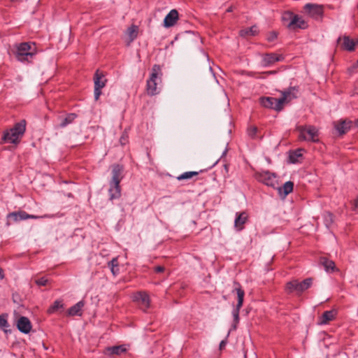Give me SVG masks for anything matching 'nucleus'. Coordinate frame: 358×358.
I'll use <instances>...</instances> for the list:
<instances>
[{"label": "nucleus", "mask_w": 358, "mask_h": 358, "mask_svg": "<svg viewBox=\"0 0 358 358\" xmlns=\"http://www.w3.org/2000/svg\"><path fill=\"white\" fill-rule=\"evenodd\" d=\"M357 69H358V60L356 61L354 64H352L349 68H348V72L350 74H352L356 72Z\"/></svg>", "instance_id": "nucleus-39"}, {"label": "nucleus", "mask_w": 358, "mask_h": 358, "mask_svg": "<svg viewBox=\"0 0 358 358\" xmlns=\"http://www.w3.org/2000/svg\"><path fill=\"white\" fill-rule=\"evenodd\" d=\"M108 266L114 275H116L119 272L118 262L117 258H113L108 262Z\"/></svg>", "instance_id": "nucleus-30"}, {"label": "nucleus", "mask_w": 358, "mask_h": 358, "mask_svg": "<svg viewBox=\"0 0 358 358\" xmlns=\"http://www.w3.org/2000/svg\"><path fill=\"white\" fill-rule=\"evenodd\" d=\"M312 285V279L306 278L303 281L298 282L297 292H302L308 289Z\"/></svg>", "instance_id": "nucleus-28"}, {"label": "nucleus", "mask_w": 358, "mask_h": 358, "mask_svg": "<svg viewBox=\"0 0 358 358\" xmlns=\"http://www.w3.org/2000/svg\"><path fill=\"white\" fill-rule=\"evenodd\" d=\"M128 136L126 134H123L120 139L121 145H124L127 143Z\"/></svg>", "instance_id": "nucleus-43"}, {"label": "nucleus", "mask_w": 358, "mask_h": 358, "mask_svg": "<svg viewBox=\"0 0 358 358\" xmlns=\"http://www.w3.org/2000/svg\"><path fill=\"white\" fill-rule=\"evenodd\" d=\"M106 80L104 78V76L102 73H99L98 71L95 73L94 76V99L95 100H98L101 94V89L105 87Z\"/></svg>", "instance_id": "nucleus-6"}, {"label": "nucleus", "mask_w": 358, "mask_h": 358, "mask_svg": "<svg viewBox=\"0 0 358 358\" xmlns=\"http://www.w3.org/2000/svg\"><path fill=\"white\" fill-rule=\"evenodd\" d=\"M29 214L24 211H20V212H13L10 213L7 215V225L10 224V220L13 222H17L20 220H24L28 219Z\"/></svg>", "instance_id": "nucleus-14"}, {"label": "nucleus", "mask_w": 358, "mask_h": 358, "mask_svg": "<svg viewBox=\"0 0 358 358\" xmlns=\"http://www.w3.org/2000/svg\"><path fill=\"white\" fill-rule=\"evenodd\" d=\"M8 327V324L6 319L3 316L0 315V327L4 329Z\"/></svg>", "instance_id": "nucleus-40"}, {"label": "nucleus", "mask_w": 358, "mask_h": 358, "mask_svg": "<svg viewBox=\"0 0 358 358\" xmlns=\"http://www.w3.org/2000/svg\"><path fill=\"white\" fill-rule=\"evenodd\" d=\"M84 306V302L80 301L71 307L68 310V315L70 316H80L82 315V308Z\"/></svg>", "instance_id": "nucleus-21"}, {"label": "nucleus", "mask_w": 358, "mask_h": 358, "mask_svg": "<svg viewBox=\"0 0 358 358\" xmlns=\"http://www.w3.org/2000/svg\"><path fill=\"white\" fill-rule=\"evenodd\" d=\"M297 287H298V281L297 280H292V281L289 282L287 284L286 289L289 292H294V291L297 292Z\"/></svg>", "instance_id": "nucleus-33"}, {"label": "nucleus", "mask_w": 358, "mask_h": 358, "mask_svg": "<svg viewBox=\"0 0 358 358\" xmlns=\"http://www.w3.org/2000/svg\"><path fill=\"white\" fill-rule=\"evenodd\" d=\"M197 175V172L195 171H189L185 172L182 174H181L180 176L178 177V180H185V179H189L192 176Z\"/></svg>", "instance_id": "nucleus-36"}, {"label": "nucleus", "mask_w": 358, "mask_h": 358, "mask_svg": "<svg viewBox=\"0 0 358 358\" xmlns=\"http://www.w3.org/2000/svg\"><path fill=\"white\" fill-rule=\"evenodd\" d=\"M294 15L292 13H285L282 16V20L285 23L287 22L288 23L292 20L294 17Z\"/></svg>", "instance_id": "nucleus-37"}, {"label": "nucleus", "mask_w": 358, "mask_h": 358, "mask_svg": "<svg viewBox=\"0 0 358 358\" xmlns=\"http://www.w3.org/2000/svg\"><path fill=\"white\" fill-rule=\"evenodd\" d=\"M127 350V348L125 345H121L117 346H113L107 348L105 351V355H121Z\"/></svg>", "instance_id": "nucleus-18"}, {"label": "nucleus", "mask_w": 358, "mask_h": 358, "mask_svg": "<svg viewBox=\"0 0 358 358\" xmlns=\"http://www.w3.org/2000/svg\"><path fill=\"white\" fill-rule=\"evenodd\" d=\"M350 121L342 120L335 125V128L339 134H345L350 128Z\"/></svg>", "instance_id": "nucleus-24"}, {"label": "nucleus", "mask_w": 358, "mask_h": 358, "mask_svg": "<svg viewBox=\"0 0 358 358\" xmlns=\"http://www.w3.org/2000/svg\"><path fill=\"white\" fill-rule=\"evenodd\" d=\"M108 191L111 200L119 198L121 194L120 182L110 181V188Z\"/></svg>", "instance_id": "nucleus-16"}, {"label": "nucleus", "mask_w": 358, "mask_h": 358, "mask_svg": "<svg viewBox=\"0 0 358 358\" xmlns=\"http://www.w3.org/2000/svg\"><path fill=\"white\" fill-rule=\"evenodd\" d=\"M13 131L20 137L23 135L26 129L25 120H22L13 127Z\"/></svg>", "instance_id": "nucleus-27"}, {"label": "nucleus", "mask_w": 358, "mask_h": 358, "mask_svg": "<svg viewBox=\"0 0 358 358\" xmlns=\"http://www.w3.org/2000/svg\"><path fill=\"white\" fill-rule=\"evenodd\" d=\"M133 300L139 303L142 308L147 309L150 306V298L145 292H140L134 294Z\"/></svg>", "instance_id": "nucleus-9"}, {"label": "nucleus", "mask_w": 358, "mask_h": 358, "mask_svg": "<svg viewBox=\"0 0 358 358\" xmlns=\"http://www.w3.org/2000/svg\"><path fill=\"white\" fill-rule=\"evenodd\" d=\"M338 43L346 50L352 51L355 47L358 45V38L355 41L348 36H343L338 38Z\"/></svg>", "instance_id": "nucleus-10"}, {"label": "nucleus", "mask_w": 358, "mask_h": 358, "mask_svg": "<svg viewBox=\"0 0 358 358\" xmlns=\"http://www.w3.org/2000/svg\"><path fill=\"white\" fill-rule=\"evenodd\" d=\"M234 291L236 292L238 299L236 306L232 310V315L234 322L233 329H235L236 328L237 324L239 322V310L243 306L245 292L240 287H236Z\"/></svg>", "instance_id": "nucleus-5"}, {"label": "nucleus", "mask_w": 358, "mask_h": 358, "mask_svg": "<svg viewBox=\"0 0 358 358\" xmlns=\"http://www.w3.org/2000/svg\"><path fill=\"white\" fill-rule=\"evenodd\" d=\"M3 278V275L2 273V270L0 268V280Z\"/></svg>", "instance_id": "nucleus-47"}, {"label": "nucleus", "mask_w": 358, "mask_h": 358, "mask_svg": "<svg viewBox=\"0 0 358 358\" xmlns=\"http://www.w3.org/2000/svg\"><path fill=\"white\" fill-rule=\"evenodd\" d=\"M52 215H45L43 216H36L34 215H29L28 219H38V218H44V217H52Z\"/></svg>", "instance_id": "nucleus-42"}, {"label": "nucleus", "mask_w": 358, "mask_h": 358, "mask_svg": "<svg viewBox=\"0 0 358 358\" xmlns=\"http://www.w3.org/2000/svg\"><path fill=\"white\" fill-rule=\"evenodd\" d=\"M178 18V11L175 9L171 10L164 20V26L165 27H172Z\"/></svg>", "instance_id": "nucleus-15"}, {"label": "nucleus", "mask_w": 358, "mask_h": 358, "mask_svg": "<svg viewBox=\"0 0 358 358\" xmlns=\"http://www.w3.org/2000/svg\"><path fill=\"white\" fill-rule=\"evenodd\" d=\"M138 34V27L132 25L128 28L125 33L126 40L129 44L131 43L137 36Z\"/></svg>", "instance_id": "nucleus-23"}, {"label": "nucleus", "mask_w": 358, "mask_h": 358, "mask_svg": "<svg viewBox=\"0 0 358 358\" xmlns=\"http://www.w3.org/2000/svg\"><path fill=\"white\" fill-rule=\"evenodd\" d=\"M248 220V215L245 212L236 213L234 220V227L238 231H241L243 228L244 224Z\"/></svg>", "instance_id": "nucleus-17"}, {"label": "nucleus", "mask_w": 358, "mask_h": 358, "mask_svg": "<svg viewBox=\"0 0 358 358\" xmlns=\"http://www.w3.org/2000/svg\"><path fill=\"white\" fill-rule=\"evenodd\" d=\"M63 307V304L62 303L61 301L59 300H57L54 302V303L52 304V306H51L49 309H48V313H55L56 310H57L58 309L61 308Z\"/></svg>", "instance_id": "nucleus-32"}, {"label": "nucleus", "mask_w": 358, "mask_h": 358, "mask_svg": "<svg viewBox=\"0 0 358 358\" xmlns=\"http://www.w3.org/2000/svg\"><path fill=\"white\" fill-rule=\"evenodd\" d=\"M164 271V267H163V266H159L155 268V271L157 273L162 272Z\"/></svg>", "instance_id": "nucleus-46"}, {"label": "nucleus", "mask_w": 358, "mask_h": 358, "mask_svg": "<svg viewBox=\"0 0 358 358\" xmlns=\"http://www.w3.org/2000/svg\"><path fill=\"white\" fill-rule=\"evenodd\" d=\"M160 72V67L158 65H155L152 67V71L150 78L147 81V92L148 94L153 96L159 92L157 85L161 82V78L159 77Z\"/></svg>", "instance_id": "nucleus-4"}, {"label": "nucleus", "mask_w": 358, "mask_h": 358, "mask_svg": "<svg viewBox=\"0 0 358 358\" xmlns=\"http://www.w3.org/2000/svg\"><path fill=\"white\" fill-rule=\"evenodd\" d=\"M297 90L295 88H290L282 93L279 99L274 97H262L260 99V103L262 106L271 108L277 111L282 109L285 104L288 103L293 99L296 98Z\"/></svg>", "instance_id": "nucleus-1"}, {"label": "nucleus", "mask_w": 358, "mask_h": 358, "mask_svg": "<svg viewBox=\"0 0 358 358\" xmlns=\"http://www.w3.org/2000/svg\"><path fill=\"white\" fill-rule=\"evenodd\" d=\"M35 282L38 286H45L48 284V280L45 278H41L35 280Z\"/></svg>", "instance_id": "nucleus-38"}, {"label": "nucleus", "mask_w": 358, "mask_h": 358, "mask_svg": "<svg viewBox=\"0 0 358 358\" xmlns=\"http://www.w3.org/2000/svg\"><path fill=\"white\" fill-rule=\"evenodd\" d=\"M76 117V114H74V113L69 114L68 115H66V117H65L64 119L62 120V121L60 122V126L62 127H66L69 124L71 123L75 120Z\"/></svg>", "instance_id": "nucleus-31"}, {"label": "nucleus", "mask_w": 358, "mask_h": 358, "mask_svg": "<svg viewBox=\"0 0 358 358\" xmlns=\"http://www.w3.org/2000/svg\"><path fill=\"white\" fill-rule=\"evenodd\" d=\"M336 315V312L334 310L325 311L320 317L318 324L320 325L327 324L329 322L333 320L335 318Z\"/></svg>", "instance_id": "nucleus-19"}, {"label": "nucleus", "mask_w": 358, "mask_h": 358, "mask_svg": "<svg viewBox=\"0 0 358 358\" xmlns=\"http://www.w3.org/2000/svg\"><path fill=\"white\" fill-rule=\"evenodd\" d=\"M36 48L34 44L29 43H22L16 45V57L19 61H28L29 58L32 57L36 54Z\"/></svg>", "instance_id": "nucleus-2"}, {"label": "nucleus", "mask_w": 358, "mask_h": 358, "mask_svg": "<svg viewBox=\"0 0 358 358\" xmlns=\"http://www.w3.org/2000/svg\"><path fill=\"white\" fill-rule=\"evenodd\" d=\"M259 30L257 26H252L250 28H246L241 30L240 34L242 36H255L258 33Z\"/></svg>", "instance_id": "nucleus-29"}, {"label": "nucleus", "mask_w": 358, "mask_h": 358, "mask_svg": "<svg viewBox=\"0 0 358 358\" xmlns=\"http://www.w3.org/2000/svg\"><path fill=\"white\" fill-rule=\"evenodd\" d=\"M320 263L323 265L327 272H332L335 270V264L331 260H329L325 257H322L320 259Z\"/></svg>", "instance_id": "nucleus-26"}, {"label": "nucleus", "mask_w": 358, "mask_h": 358, "mask_svg": "<svg viewBox=\"0 0 358 358\" xmlns=\"http://www.w3.org/2000/svg\"><path fill=\"white\" fill-rule=\"evenodd\" d=\"M227 339L222 340L220 343V349L222 350L227 345Z\"/></svg>", "instance_id": "nucleus-45"}, {"label": "nucleus", "mask_w": 358, "mask_h": 358, "mask_svg": "<svg viewBox=\"0 0 358 358\" xmlns=\"http://www.w3.org/2000/svg\"><path fill=\"white\" fill-rule=\"evenodd\" d=\"M257 132V128L256 127H251L248 129V134L251 137H255Z\"/></svg>", "instance_id": "nucleus-41"}, {"label": "nucleus", "mask_w": 358, "mask_h": 358, "mask_svg": "<svg viewBox=\"0 0 358 358\" xmlns=\"http://www.w3.org/2000/svg\"><path fill=\"white\" fill-rule=\"evenodd\" d=\"M231 10H232V9H231V8L227 9V11H228V12H230V11H231Z\"/></svg>", "instance_id": "nucleus-48"}, {"label": "nucleus", "mask_w": 358, "mask_h": 358, "mask_svg": "<svg viewBox=\"0 0 358 358\" xmlns=\"http://www.w3.org/2000/svg\"><path fill=\"white\" fill-rule=\"evenodd\" d=\"M17 326L19 331L24 334H28L31 329L30 321L26 317H20L17 320Z\"/></svg>", "instance_id": "nucleus-11"}, {"label": "nucleus", "mask_w": 358, "mask_h": 358, "mask_svg": "<svg viewBox=\"0 0 358 358\" xmlns=\"http://www.w3.org/2000/svg\"><path fill=\"white\" fill-rule=\"evenodd\" d=\"M20 136L13 131V129H10L7 131L3 135V139L11 143H17L19 141Z\"/></svg>", "instance_id": "nucleus-22"}, {"label": "nucleus", "mask_w": 358, "mask_h": 358, "mask_svg": "<svg viewBox=\"0 0 358 358\" xmlns=\"http://www.w3.org/2000/svg\"><path fill=\"white\" fill-rule=\"evenodd\" d=\"M357 124H358V120H357Z\"/></svg>", "instance_id": "nucleus-49"}, {"label": "nucleus", "mask_w": 358, "mask_h": 358, "mask_svg": "<svg viewBox=\"0 0 358 358\" xmlns=\"http://www.w3.org/2000/svg\"><path fill=\"white\" fill-rule=\"evenodd\" d=\"M324 222L327 227H329L333 222V216L330 213H325L323 215Z\"/></svg>", "instance_id": "nucleus-35"}, {"label": "nucleus", "mask_w": 358, "mask_h": 358, "mask_svg": "<svg viewBox=\"0 0 358 358\" xmlns=\"http://www.w3.org/2000/svg\"><path fill=\"white\" fill-rule=\"evenodd\" d=\"M123 178V167L119 164H115L112 166L111 182H120Z\"/></svg>", "instance_id": "nucleus-12"}, {"label": "nucleus", "mask_w": 358, "mask_h": 358, "mask_svg": "<svg viewBox=\"0 0 358 358\" xmlns=\"http://www.w3.org/2000/svg\"><path fill=\"white\" fill-rule=\"evenodd\" d=\"M259 181L264 183L267 186L274 187L276 183L275 176L269 171H262L257 176Z\"/></svg>", "instance_id": "nucleus-7"}, {"label": "nucleus", "mask_w": 358, "mask_h": 358, "mask_svg": "<svg viewBox=\"0 0 358 358\" xmlns=\"http://www.w3.org/2000/svg\"><path fill=\"white\" fill-rule=\"evenodd\" d=\"M304 9L309 15L314 18H318L321 17L323 13L322 6L313 3H306L304 6Z\"/></svg>", "instance_id": "nucleus-8"}, {"label": "nucleus", "mask_w": 358, "mask_h": 358, "mask_svg": "<svg viewBox=\"0 0 358 358\" xmlns=\"http://www.w3.org/2000/svg\"><path fill=\"white\" fill-rule=\"evenodd\" d=\"M277 38V34L275 32H271L268 34L267 39L269 41H273Z\"/></svg>", "instance_id": "nucleus-44"}, {"label": "nucleus", "mask_w": 358, "mask_h": 358, "mask_svg": "<svg viewBox=\"0 0 358 358\" xmlns=\"http://www.w3.org/2000/svg\"><path fill=\"white\" fill-rule=\"evenodd\" d=\"M293 186H294L293 182H292L290 181H287L283 185L282 190H283L285 195H287L288 194H289L290 192H292Z\"/></svg>", "instance_id": "nucleus-34"}, {"label": "nucleus", "mask_w": 358, "mask_h": 358, "mask_svg": "<svg viewBox=\"0 0 358 358\" xmlns=\"http://www.w3.org/2000/svg\"><path fill=\"white\" fill-rule=\"evenodd\" d=\"M287 26L290 29L294 27L304 29L306 27V22L301 17L294 15V17H292V20L287 23Z\"/></svg>", "instance_id": "nucleus-20"}, {"label": "nucleus", "mask_w": 358, "mask_h": 358, "mask_svg": "<svg viewBox=\"0 0 358 358\" xmlns=\"http://www.w3.org/2000/svg\"><path fill=\"white\" fill-rule=\"evenodd\" d=\"M296 129L301 140L312 142L318 141L319 131L315 127L312 125L299 126Z\"/></svg>", "instance_id": "nucleus-3"}, {"label": "nucleus", "mask_w": 358, "mask_h": 358, "mask_svg": "<svg viewBox=\"0 0 358 358\" xmlns=\"http://www.w3.org/2000/svg\"><path fill=\"white\" fill-rule=\"evenodd\" d=\"M283 59V57L281 55H277L275 53H271L264 55L262 59V63L264 66H270L276 62H279Z\"/></svg>", "instance_id": "nucleus-13"}, {"label": "nucleus", "mask_w": 358, "mask_h": 358, "mask_svg": "<svg viewBox=\"0 0 358 358\" xmlns=\"http://www.w3.org/2000/svg\"><path fill=\"white\" fill-rule=\"evenodd\" d=\"M303 151V149H298L295 151L291 152L289 156V162L292 164L299 162L300 159L302 157Z\"/></svg>", "instance_id": "nucleus-25"}]
</instances>
